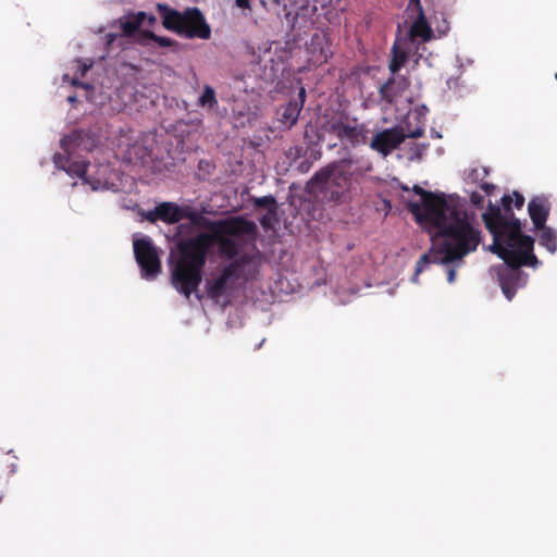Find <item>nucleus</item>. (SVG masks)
Returning <instances> with one entry per match:
<instances>
[{"label": "nucleus", "mask_w": 557, "mask_h": 557, "mask_svg": "<svg viewBox=\"0 0 557 557\" xmlns=\"http://www.w3.org/2000/svg\"><path fill=\"white\" fill-rule=\"evenodd\" d=\"M441 221L428 223L438 228L443 238L434 253V262L447 264L475 251L482 237L481 231L474 225V213H469L463 206L451 200L448 209L441 211Z\"/></svg>", "instance_id": "nucleus-1"}, {"label": "nucleus", "mask_w": 557, "mask_h": 557, "mask_svg": "<svg viewBox=\"0 0 557 557\" xmlns=\"http://www.w3.org/2000/svg\"><path fill=\"white\" fill-rule=\"evenodd\" d=\"M211 236L200 233L188 239H180L176 244L178 253L173 260L171 253L170 269L173 287L187 299L197 292L201 283V272L211 245Z\"/></svg>", "instance_id": "nucleus-2"}, {"label": "nucleus", "mask_w": 557, "mask_h": 557, "mask_svg": "<svg viewBox=\"0 0 557 557\" xmlns=\"http://www.w3.org/2000/svg\"><path fill=\"white\" fill-rule=\"evenodd\" d=\"M258 272L259 260L255 256L244 253L218 269L206 280V295L214 304L226 307L238 289L253 280Z\"/></svg>", "instance_id": "nucleus-3"}, {"label": "nucleus", "mask_w": 557, "mask_h": 557, "mask_svg": "<svg viewBox=\"0 0 557 557\" xmlns=\"http://www.w3.org/2000/svg\"><path fill=\"white\" fill-rule=\"evenodd\" d=\"M159 211L160 221L168 224H176L183 219H187L189 221L188 225H178L177 235H181L184 228H189L191 225L207 228L212 233H223L228 235H240L252 233L255 231V222L242 216L212 221L190 206H180L171 201L159 203Z\"/></svg>", "instance_id": "nucleus-4"}, {"label": "nucleus", "mask_w": 557, "mask_h": 557, "mask_svg": "<svg viewBox=\"0 0 557 557\" xmlns=\"http://www.w3.org/2000/svg\"><path fill=\"white\" fill-rule=\"evenodd\" d=\"M306 190L326 201L344 202L348 194V160L341 159L315 172Z\"/></svg>", "instance_id": "nucleus-5"}, {"label": "nucleus", "mask_w": 557, "mask_h": 557, "mask_svg": "<svg viewBox=\"0 0 557 557\" xmlns=\"http://www.w3.org/2000/svg\"><path fill=\"white\" fill-rule=\"evenodd\" d=\"M157 10L162 17L163 26L185 38L209 39L211 28L198 8H188L183 13L165 3H158Z\"/></svg>", "instance_id": "nucleus-6"}, {"label": "nucleus", "mask_w": 557, "mask_h": 557, "mask_svg": "<svg viewBox=\"0 0 557 557\" xmlns=\"http://www.w3.org/2000/svg\"><path fill=\"white\" fill-rule=\"evenodd\" d=\"M496 253L505 262L497 270L498 283L504 296L510 301L517 289L525 284V275L520 268L535 267L539 260L535 255H521L515 249H502Z\"/></svg>", "instance_id": "nucleus-7"}, {"label": "nucleus", "mask_w": 557, "mask_h": 557, "mask_svg": "<svg viewBox=\"0 0 557 557\" xmlns=\"http://www.w3.org/2000/svg\"><path fill=\"white\" fill-rule=\"evenodd\" d=\"M511 202V196L504 195L502 197L506 216L502 225H499V239H497V245L493 240L491 249L493 252H498L502 249H515L521 255H534V239L521 233V223L518 219L513 218Z\"/></svg>", "instance_id": "nucleus-8"}, {"label": "nucleus", "mask_w": 557, "mask_h": 557, "mask_svg": "<svg viewBox=\"0 0 557 557\" xmlns=\"http://www.w3.org/2000/svg\"><path fill=\"white\" fill-rule=\"evenodd\" d=\"M54 166L64 171L71 177H79L84 185H89L92 191L117 190V185L113 182L114 170L109 164H97L96 172L87 174L89 162H74L69 164V159L63 158L59 152L53 156Z\"/></svg>", "instance_id": "nucleus-9"}, {"label": "nucleus", "mask_w": 557, "mask_h": 557, "mask_svg": "<svg viewBox=\"0 0 557 557\" xmlns=\"http://www.w3.org/2000/svg\"><path fill=\"white\" fill-rule=\"evenodd\" d=\"M413 193L420 196V202L409 201L407 207L420 223L438 222L443 218L441 211L448 209V201L444 194H435L424 190L419 185H414Z\"/></svg>", "instance_id": "nucleus-10"}, {"label": "nucleus", "mask_w": 557, "mask_h": 557, "mask_svg": "<svg viewBox=\"0 0 557 557\" xmlns=\"http://www.w3.org/2000/svg\"><path fill=\"white\" fill-rule=\"evenodd\" d=\"M133 248L136 262L140 268L141 277L147 281L154 280L160 273L161 262L157 247L153 245L151 238L145 236L139 239H134Z\"/></svg>", "instance_id": "nucleus-11"}, {"label": "nucleus", "mask_w": 557, "mask_h": 557, "mask_svg": "<svg viewBox=\"0 0 557 557\" xmlns=\"http://www.w3.org/2000/svg\"><path fill=\"white\" fill-rule=\"evenodd\" d=\"M407 133L405 134L403 129L399 128H388L384 129L381 133H377L370 140V146L372 149L387 156L394 149H396L406 137L409 138H419L424 134V126L418 125L416 128H410V117H408L406 122Z\"/></svg>", "instance_id": "nucleus-12"}, {"label": "nucleus", "mask_w": 557, "mask_h": 557, "mask_svg": "<svg viewBox=\"0 0 557 557\" xmlns=\"http://www.w3.org/2000/svg\"><path fill=\"white\" fill-rule=\"evenodd\" d=\"M99 143V137L91 129H75L71 134L63 136L60 139V146L64 154L60 153L63 158L69 159V164L76 162L74 157L81 152L92 151Z\"/></svg>", "instance_id": "nucleus-13"}, {"label": "nucleus", "mask_w": 557, "mask_h": 557, "mask_svg": "<svg viewBox=\"0 0 557 557\" xmlns=\"http://www.w3.org/2000/svg\"><path fill=\"white\" fill-rule=\"evenodd\" d=\"M323 123L324 144L329 149L338 145L344 148L348 141V114L345 111L326 116Z\"/></svg>", "instance_id": "nucleus-14"}, {"label": "nucleus", "mask_w": 557, "mask_h": 557, "mask_svg": "<svg viewBox=\"0 0 557 557\" xmlns=\"http://www.w3.org/2000/svg\"><path fill=\"white\" fill-rule=\"evenodd\" d=\"M305 102V89L299 91V99H294L281 106L276 111L277 122L284 128H292L298 121L299 113Z\"/></svg>", "instance_id": "nucleus-15"}, {"label": "nucleus", "mask_w": 557, "mask_h": 557, "mask_svg": "<svg viewBox=\"0 0 557 557\" xmlns=\"http://www.w3.org/2000/svg\"><path fill=\"white\" fill-rule=\"evenodd\" d=\"M434 33L431 28L424 12L417 13V17L412 23L407 37L403 38L405 45H413L414 42H426L433 39Z\"/></svg>", "instance_id": "nucleus-16"}, {"label": "nucleus", "mask_w": 557, "mask_h": 557, "mask_svg": "<svg viewBox=\"0 0 557 557\" xmlns=\"http://www.w3.org/2000/svg\"><path fill=\"white\" fill-rule=\"evenodd\" d=\"M257 233V225L252 233L240 235H228L223 233H213L218 237L219 249L222 257L234 261L238 255V244L236 239H252Z\"/></svg>", "instance_id": "nucleus-17"}, {"label": "nucleus", "mask_w": 557, "mask_h": 557, "mask_svg": "<svg viewBox=\"0 0 557 557\" xmlns=\"http://www.w3.org/2000/svg\"><path fill=\"white\" fill-rule=\"evenodd\" d=\"M304 139L308 145L306 154H309V158L317 160L320 157V151L317 147L324 143L322 121L317 120L314 122H309L305 127Z\"/></svg>", "instance_id": "nucleus-18"}, {"label": "nucleus", "mask_w": 557, "mask_h": 557, "mask_svg": "<svg viewBox=\"0 0 557 557\" xmlns=\"http://www.w3.org/2000/svg\"><path fill=\"white\" fill-rule=\"evenodd\" d=\"M410 82L405 76L391 77L381 87V98L392 104L398 97L409 88Z\"/></svg>", "instance_id": "nucleus-19"}, {"label": "nucleus", "mask_w": 557, "mask_h": 557, "mask_svg": "<svg viewBox=\"0 0 557 557\" xmlns=\"http://www.w3.org/2000/svg\"><path fill=\"white\" fill-rule=\"evenodd\" d=\"M529 215L535 228H543L550 211V203L544 196L533 197L528 205Z\"/></svg>", "instance_id": "nucleus-20"}, {"label": "nucleus", "mask_w": 557, "mask_h": 557, "mask_svg": "<svg viewBox=\"0 0 557 557\" xmlns=\"http://www.w3.org/2000/svg\"><path fill=\"white\" fill-rule=\"evenodd\" d=\"M506 213L503 214L500 208L493 205L491 201L488 202L487 210L482 214L485 227L493 235V239L496 245L497 239H499V225H502Z\"/></svg>", "instance_id": "nucleus-21"}, {"label": "nucleus", "mask_w": 557, "mask_h": 557, "mask_svg": "<svg viewBox=\"0 0 557 557\" xmlns=\"http://www.w3.org/2000/svg\"><path fill=\"white\" fill-rule=\"evenodd\" d=\"M307 50L311 54V60L315 63L325 62L329 58V48L326 38L323 34L314 33L310 41L307 42Z\"/></svg>", "instance_id": "nucleus-22"}, {"label": "nucleus", "mask_w": 557, "mask_h": 557, "mask_svg": "<svg viewBox=\"0 0 557 557\" xmlns=\"http://www.w3.org/2000/svg\"><path fill=\"white\" fill-rule=\"evenodd\" d=\"M410 45H405L404 39H397L392 48V59L389 61V71L395 75L401 66L406 64L411 51Z\"/></svg>", "instance_id": "nucleus-23"}, {"label": "nucleus", "mask_w": 557, "mask_h": 557, "mask_svg": "<svg viewBox=\"0 0 557 557\" xmlns=\"http://www.w3.org/2000/svg\"><path fill=\"white\" fill-rule=\"evenodd\" d=\"M147 17V13L139 11L137 13H128L119 20L120 26L124 35H133Z\"/></svg>", "instance_id": "nucleus-24"}, {"label": "nucleus", "mask_w": 557, "mask_h": 557, "mask_svg": "<svg viewBox=\"0 0 557 557\" xmlns=\"http://www.w3.org/2000/svg\"><path fill=\"white\" fill-rule=\"evenodd\" d=\"M197 103L199 107L205 108L209 111H215L218 109L219 102L216 99L214 88L210 85H206Z\"/></svg>", "instance_id": "nucleus-25"}, {"label": "nucleus", "mask_w": 557, "mask_h": 557, "mask_svg": "<svg viewBox=\"0 0 557 557\" xmlns=\"http://www.w3.org/2000/svg\"><path fill=\"white\" fill-rule=\"evenodd\" d=\"M541 230L539 243L545 247L550 253H555L557 250V237L555 232L550 227L545 225Z\"/></svg>", "instance_id": "nucleus-26"}, {"label": "nucleus", "mask_w": 557, "mask_h": 557, "mask_svg": "<svg viewBox=\"0 0 557 557\" xmlns=\"http://www.w3.org/2000/svg\"><path fill=\"white\" fill-rule=\"evenodd\" d=\"M370 131L364 125L350 124V144H366L369 141Z\"/></svg>", "instance_id": "nucleus-27"}, {"label": "nucleus", "mask_w": 557, "mask_h": 557, "mask_svg": "<svg viewBox=\"0 0 557 557\" xmlns=\"http://www.w3.org/2000/svg\"><path fill=\"white\" fill-rule=\"evenodd\" d=\"M275 203L276 200L274 196L267 195L263 197L255 198L253 205L258 208H269V213L274 214L275 213Z\"/></svg>", "instance_id": "nucleus-28"}, {"label": "nucleus", "mask_w": 557, "mask_h": 557, "mask_svg": "<svg viewBox=\"0 0 557 557\" xmlns=\"http://www.w3.org/2000/svg\"><path fill=\"white\" fill-rule=\"evenodd\" d=\"M437 251V249L435 250H430L428 253H424L420 257V259L417 261V264H416V271H414V276L417 277L423 270L426 265H429L430 263H435L434 262V253Z\"/></svg>", "instance_id": "nucleus-29"}, {"label": "nucleus", "mask_w": 557, "mask_h": 557, "mask_svg": "<svg viewBox=\"0 0 557 557\" xmlns=\"http://www.w3.org/2000/svg\"><path fill=\"white\" fill-rule=\"evenodd\" d=\"M146 37L153 40L159 47H172L177 45V42L169 37L158 36L152 32H147Z\"/></svg>", "instance_id": "nucleus-30"}, {"label": "nucleus", "mask_w": 557, "mask_h": 557, "mask_svg": "<svg viewBox=\"0 0 557 557\" xmlns=\"http://www.w3.org/2000/svg\"><path fill=\"white\" fill-rule=\"evenodd\" d=\"M233 113L234 115H238V117L243 119V121H240L242 126H244L246 122L250 123L251 121L252 113L249 108L245 111V108H239V104L237 103L236 107L233 108Z\"/></svg>", "instance_id": "nucleus-31"}, {"label": "nucleus", "mask_w": 557, "mask_h": 557, "mask_svg": "<svg viewBox=\"0 0 557 557\" xmlns=\"http://www.w3.org/2000/svg\"><path fill=\"white\" fill-rule=\"evenodd\" d=\"M159 205L156 206L153 209L147 211V213H145V218L146 220H148L149 222H157V221H160V213H159Z\"/></svg>", "instance_id": "nucleus-32"}, {"label": "nucleus", "mask_w": 557, "mask_h": 557, "mask_svg": "<svg viewBox=\"0 0 557 557\" xmlns=\"http://www.w3.org/2000/svg\"><path fill=\"white\" fill-rule=\"evenodd\" d=\"M470 201L473 206H475L478 208H482L483 202H484V197L481 194H479L478 191H473L470 195Z\"/></svg>", "instance_id": "nucleus-33"}, {"label": "nucleus", "mask_w": 557, "mask_h": 557, "mask_svg": "<svg viewBox=\"0 0 557 557\" xmlns=\"http://www.w3.org/2000/svg\"><path fill=\"white\" fill-rule=\"evenodd\" d=\"M407 10H411L417 13L424 12L420 0H409Z\"/></svg>", "instance_id": "nucleus-34"}, {"label": "nucleus", "mask_w": 557, "mask_h": 557, "mask_svg": "<svg viewBox=\"0 0 557 557\" xmlns=\"http://www.w3.org/2000/svg\"><path fill=\"white\" fill-rule=\"evenodd\" d=\"M512 196L513 198L511 197V199L515 202V207L521 209L524 205V197L519 191H513Z\"/></svg>", "instance_id": "nucleus-35"}, {"label": "nucleus", "mask_w": 557, "mask_h": 557, "mask_svg": "<svg viewBox=\"0 0 557 557\" xmlns=\"http://www.w3.org/2000/svg\"><path fill=\"white\" fill-rule=\"evenodd\" d=\"M297 16H298V15H297V14H293V12H292V11H288V12H286V13H285V20H286V22H287V25H288L292 29H294V28H295V26H296Z\"/></svg>", "instance_id": "nucleus-36"}, {"label": "nucleus", "mask_w": 557, "mask_h": 557, "mask_svg": "<svg viewBox=\"0 0 557 557\" xmlns=\"http://www.w3.org/2000/svg\"><path fill=\"white\" fill-rule=\"evenodd\" d=\"M77 73H79L81 76H84L87 71L91 67V63H86L81 60H77Z\"/></svg>", "instance_id": "nucleus-37"}, {"label": "nucleus", "mask_w": 557, "mask_h": 557, "mask_svg": "<svg viewBox=\"0 0 557 557\" xmlns=\"http://www.w3.org/2000/svg\"><path fill=\"white\" fill-rule=\"evenodd\" d=\"M480 188H481V189H482V190H483L487 196H490V195H492V193L495 190V185H494V184H492V183H486V182H484V183H482V184L480 185Z\"/></svg>", "instance_id": "nucleus-38"}, {"label": "nucleus", "mask_w": 557, "mask_h": 557, "mask_svg": "<svg viewBox=\"0 0 557 557\" xmlns=\"http://www.w3.org/2000/svg\"><path fill=\"white\" fill-rule=\"evenodd\" d=\"M235 3L240 9H251L249 0H235Z\"/></svg>", "instance_id": "nucleus-39"}, {"label": "nucleus", "mask_w": 557, "mask_h": 557, "mask_svg": "<svg viewBox=\"0 0 557 557\" xmlns=\"http://www.w3.org/2000/svg\"><path fill=\"white\" fill-rule=\"evenodd\" d=\"M311 166V163L308 160H304L299 163L298 169L305 173L308 172Z\"/></svg>", "instance_id": "nucleus-40"}, {"label": "nucleus", "mask_w": 557, "mask_h": 557, "mask_svg": "<svg viewBox=\"0 0 557 557\" xmlns=\"http://www.w3.org/2000/svg\"><path fill=\"white\" fill-rule=\"evenodd\" d=\"M456 278V271L454 269H449L447 273V281L449 283H454Z\"/></svg>", "instance_id": "nucleus-41"}, {"label": "nucleus", "mask_w": 557, "mask_h": 557, "mask_svg": "<svg viewBox=\"0 0 557 557\" xmlns=\"http://www.w3.org/2000/svg\"><path fill=\"white\" fill-rule=\"evenodd\" d=\"M72 84H73V85H75V86H81V87H83V88H85V89L90 88V85H89V84L82 83V82H79L77 78H74V79L72 81Z\"/></svg>", "instance_id": "nucleus-42"}, {"label": "nucleus", "mask_w": 557, "mask_h": 557, "mask_svg": "<svg viewBox=\"0 0 557 557\" xmlns=\"http://www.w3.org/2000/svg\"><path fill=\"white\" fill-rule=\"evenodd\" d=\"M115 37H116V34H108V35L106 36L107 44H108V45L112 44V42L114 41Z\"/></svg>", "instance_id": "nucleus-43"}, {"label": "nucleus", "mask_w": 557, "mask_h": 557, "mask_svg": "<svg viewBox=\"0 0 557 557\" xmlns=\"http://www.w3.org/2000/svg\"><path fill=\"white\" fill-rule=\"evenodd\" d=\"M146 18L148 20V23H149V25H150V26H153V25H154V23H156V21H157V18H156V16H154V15H148V14H147V17H146Z\"/></svg>", "instance_id": "nucleus-44"}, {"label": "nucleus", "mask_w": 557, "mask_h": 557, "mask_svg": "<svg viewBox=\"0 0 557 557\" xmlns=\"http://www.w3.org/2000/svg\"><path fill=\"white\" fill-rule=\"evenodd\" d=\"M76 100H77V99H76V96H69V97H67V101H69L70 103H74V102H76Z\"/></svg>", "instance_id": "nucleus-45"}, {"label": "nucleus", "mask_w": 557, "mask_h": 557, "mask_svg": "<svg viewBox=\"0 0 557 557\" xmlns=\"http://www.w3.org/2000/svg\"><path fill=\"white\" fill-rule=\"evenodd\" d=\"M10 468H11V473L13 474V473H15V472H16L17 466H16V463H12V465L10 466Z\"/></svg>", "instance_id": "nucleus-46"}, {"label": "nucleus", "mask_w": 557, "mask_h": 557, "mask_svg": "<svg viewBox=\"0 0 557 557\" xmlns=\"http://www.w3.org/2000/svg\"><path fill=\"white\" fill-rule=\"evenodd\" d=\"M267 220H268L267 215H264L262 219H260L261 225L265 226L267 225Z\"/></svg>", "instance_id": "nucleus-47"}, {"label": "nucleus", "mask_w": 557, "mask_h": 557, "mask_svg": "<svg viewBox=\"0 0 557 557\" xmlns=\"http://www.w3.org/2000/svg\"><path fill=\"white\" fill-rule=\"evenodd\" d=\"M264 341H265V339L263 338V339L259 343V345L257 346V348H260V347L263 345Z\"/></svg>", "instance_id": "nucleus-48"}, {"label": "nucleus", "mask_w": 557, "mask_h": 557, "mask_svg": "<svg viewBox=\"0 0 557 557\" xmlns=\"http://www.w3.org/2000/svg\"><path fill=\"white\" fill-rule=\"evenodd\" d=\"M339 302H341L342 305H345V300H343V299H339Z\"/></svg>", "instance_id": "nucleus-49"}, {"label": "nucleus", "mask_w": 557, "mask_h": 557, "mask_svg": "<svg viewBox=\"0 0 557 557\" xmlns=\"http://www.w3.org/2000/svg\"><path fill=\"white\" fill-rule=\"evenodd\" d=\"M556 79H557V74H556Z\"/></svg>", "instance_id": "nucleus-50"}]
</instances>
